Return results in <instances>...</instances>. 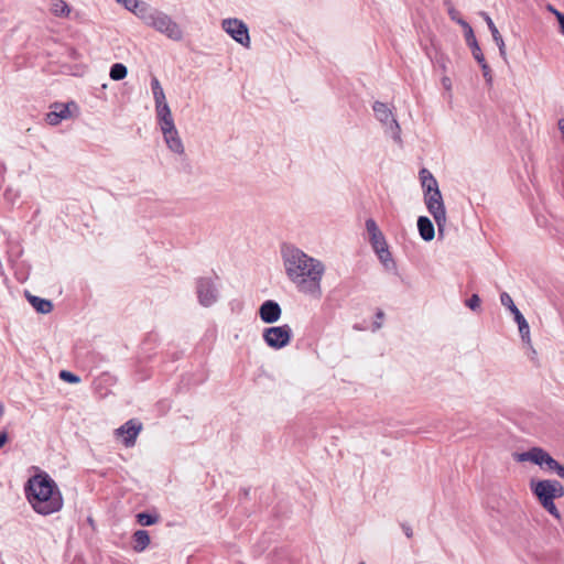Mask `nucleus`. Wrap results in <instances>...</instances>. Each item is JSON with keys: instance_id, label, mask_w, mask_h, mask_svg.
<instances>
[{"instance_id": "1", "label": "nucleus", "mask_w": 564, "mask_h": 564, "mask_svg": "<svg viewBox=\"0 0 564 564\" xmlns=\"http://www.w3.org/2000/svg\"><path fill=\"white\" fill-rule=\"evenodd\" d=\"M280 253L284 273L294 288L306 296L319 299L325 263L294 245H283Z\"/></svg>"}, {"instance_id": "2", "label": "nucleus", "mask_w": 564, "mask_h": 564, "mask_svg": "<svg viewBox=\"0 0 564 564\" xmlns=\"http://www.w3.org/2000/svg\"><path fill=\"white\" fill-rule=\"evenodd\" d=\"M24 494L33 511L41 516L59 512L64 506L57 484L44 471L29 478L24 486Z\"/></svg>"}, {"instance_id": "3", "label": "nucleus", "mask_w": 564, "mask_h": 564, "mask_svg": "<svg viewBox=\"0 0 564 564\" xmlns=\"http://www.w3.org/2000/svg\"><path fill=\"white\" fill-rule=\"evenodd\" d=\"M116 2L134 14L145 26L164 35L166 39L174 42L184 40V29L169 13L142 0H116Z\"/></svg>"}, {"instance_id": "4", "label": "nucleus", "mask_w": 564, "mask_h": 564, "mask_svg": "<svg viewBox=\"0 0 564 564\" xmlns=\"http://www.w3.org/2000/svg\"><path fill=\"white\" fill-rule=\"evenodd\" d=\"M529 486L539 503L554 518L560 519L561 513L554 503V499L563 497V486L553 479H531Z\"/></svg>"}, {"instance_id": "5", "label": "nucleus", "mask_w": 564, "mask_h": 564, "mask_svg": "<svg viewBox=\"0 0 564 564\" xmlns=\"http://www.w3.org/2000/svg\"><path fill=\"white\" fill-rule=\"evenodd\" d=\"M365 227L368 234L369 242L379 261L387 270H393L395 268V262L389 250L386 237L377 225L376 220L372 218L366 219Z\"/></svg>"}, {"instance_id": "6", "label": "nucleus", "mask_w": 564, "mask_h": 564, "mask_svg": "<svg viewBox=\"0 0 564 564\" xmlns=\"http://www.w3.org/2000/svg\"><path fill=\"white\" fill-rule=\"evenodd\" d=\"M513 458L519 463L530 462L541 469L554 473L564 479V466L541 447H532L525 452L516 453Z\"/></svg>"}, {"instance_id": "7", "label": "nucleus", "mask_w": 564, "mask_h": 564, "mask_svg": "<svg viewBox=\"0 0 564 564\" xmlns=\"http://www.w3.org/2000/svg\"><path fill=\"white\" fill-rule=\"evenodd\" d=\"M372 110L384 134L391 138L398 145H402L401 127L397 120L393 107L381 101H375L372 104Z\"/></svg>"}, {"instance_id": "8", "label": "nucleus", "mask_w": 564, "mask_h": 564, "mask_svg": "<svg viewBox=\"0 0 564 564\" xmlns=\"http://www.w3.org/2000/svg\"><path fill=\"white\" fill-rule=\"evenodd\" d=\"M195 291L198 303L203 307H210L216 304L220 297L219 283L217 276H199L195 282Z\"/></svg>"}, {"instance_id": "9", "label": "nucleus", "mask_w": 564, "mask_h": 564, "mask_svg": "<svg viewBox=\"0 0 564 564\" xmlns=\"http://www.w3.org/2000/svg\"><path fill=\"white\" fill-rule=\"evenodd\" d=\"M265 345L274 350L286 347L292 339V329L288 324L267 327L262 332Z\"/></svg>"}, {"instance_id": "10", "label": "nucleus", "mask_w": 564, "mask_h": 564, "mask_svg": "<svg viewBox=\"0 0 564 564\" xmlns=\"http://www.w3.org/2000/svg\"><path fill=\"white\" fill-rule=\"evenodd\" d=\"M221 30L227 33L235 42L249 48L251 39L248 25L240 19L226 18L221 21Z\"/></svg>"}, {"instance_id": "11", "label": "nucleus", "mask_w": 564, "mask_h": 564, "mask_svg": "<svg viewBox=\"0 0 564 564\" xmlns=\"http://www.w3.org/2000/svg\"><path fill=\"white\" fill-rule=\"evenodd\" d=\"M419 178L423 189V199L425 205L444 203L438 183L427 169L420 170Z\"/></svg>"}, {"instance_id": "12", "label": "nucleus", "mask_w": 564, "mask_h": 564, "mask_svg": "<svg viewBox=\"0 0 564 564\" xmlns=\"http://www.w3.org/2000/svg\"><path fill=\"white\" fill-rule=\"evenodd\" d=\"M160 131L163 135L167 149L171 152L176 155H183L185 153L184 143L180 137L175 123L160 127Z\"/></svg>"}, {"instance_id": "13", "label": "nucleus", "mask_w": 564, "mask_h": 564, "mask_svg": "<svg viewBox=\"0 0 564 564\" xmlns=\"http://www.w3.org/2000/svg\"><path fill=\"white\" fill-rule=\"evenodd\" d=\"M142 430V424L137 420H129L122 426L115 431L117 438H121L122 444L126 447H132L135 444V440Z\"/></svg>"}, {"instance_id": "14", "label": "nucleus", "mask_w": 564, "mask_h": 564, "mask_svg": "<svg viewBox=\"0 0 564 564\" xmlns=\"http://www.w3.org/2000/svg\"><path fill=\"white\" fill-rule=\"evenodd\" d=\"M72 109H77L75 102L54 104L51 111L46 115V122L51 126H57L63 120L72 117Z\"/></svg>"}, {"instance_id": "15", "label": "nucleus", "mask_w": 564, "mask_h": 564, "mask_svg": "<svg viewBox=\"0 0 564 564\" xmlns=\"http://www.w3.org/2000/svg\"><path fill=\"white\" fill-rule=\"evenodd\" d=\"M258 314L264 324H274L281 318L282 308L278 302L267 300L259 306Z\"/></svg>"}, {"instance_id": "16", "label": "nucleus", "mask_w": 564, "mask_h": 564, "mask_svg": "<svg viewBox=\"0 0 564 564\" xmlns=\"http://www.w3.org/2000/svg\"><path fill=\"white\" fill-rule=\"evenodd\" d=\"M425 207H426L427 212L430 213V215L433 217V219L437 226L438 235L443 236L445 228H446V224H447V213H446L445 204L444 203H437L434 205L429 204V205H425Z\"/></svg>"}, {"instance_id": "17", "label": "nucleus", "mask_w": 564, "mask_h": 564, "mask_svg": "<svg viewBox=\"0 0 564 564\" xmlns=\"http://www.w3.org/2000/svg\"><path fill=\"white\" fill-rule=\"evenodd\" d=\"M481 17L484 18L486 24L488 25V29L492 35V40L495 41L496 45L499 48L500 56L502 58H506V56H507L506 44H505V41H503L501 34L499 33L497 26L495 25L492 19L486 12H481Z\"/></svg>"}, {"instance_id": "18", "label": "nucleus", "mask_w": 564, "mask_h": 564, "mask_svg": "<svg viewBox=\"0 0 564 564\" xmlns=\"http://www.w3.org/2000/svg\"><path fill=\"white\" fill-rule=\"evenodd\" d=\"M417 230H419L420 237L424 241H431L435 237V227H434L432 220L426 216H420L417 218Z\"/></svg>"}, {"instance_id": "19", "label": "nucleus", "mask_w": 564, "mask_h": 564, "mask_svg": "<svg viewBox=\"0 0 564 564\" xmlns=\"http://www.w3.org/2000/svg\"><path fill=\"white\" fill-rule=\"evenodd\" d=\"M463 31L465 35L466 43L473 51V56L477 62L482 61V53L478 45V42L475 37L473 28L469 24H463Z\"/></svg>"}, {"instance_id": "20", "label": "nucleus", "mask_w": 564, "mask_h": 564, "mask_svg": "<svg viewBox=\"0 0 564 564\" xmlns=\"http://www.w3.org/2000/svg\"><path fill=\"white\" fill-rule=\"evenodd\" d=\"M155 116L159 128L175 123L169 104L155 107Z\"/></svg>"}, {"instance_id": "21", "label": "nucleus", "mask_w": 564, "mask_h": 564, "mask_svg": "<svg viewBox=\"0 0 564 564\" xmlns=\"http://www.w3.org/2000/svg\"><path fill=\"white\" fill-rule=\"evenodd\" d=\"M26 297L36 312L41 314H48L52 312L53 304L51 301L31 294H28Z\"/></svg>"}, {"instance_id": "22", "label": "nucleus", "mask_w": 564, "mask_h": 564, "mask_svg": "<svg viewBox=\"0 0 564 564\" xmlns=\"http://www.w3.org/2000/svg\"><path fill=\"white\" fill-rule=\"evenodd\" d=\"M50 11L58 18H68L72 9L64 0H51Z\"/></svg>"}, {"instance_id": "23", "label": "nucleus", "mask_w": 564, "mask_h": 564, "mask_svg": "<svg viewBox=\"0 0 564 564\" xmlns=\"http://www.w3.org/2000/svg\"><path fill=\"white\" fill-rule=\"evenodd\" d=\"M151 90L153 94L155 107L167 104L163 87L156 77L151 79Z\"/></svg>"}, {"instance_id": "24", "label": "nucleus", "mask_w": 564, "mask_h": 564, "mask_svg": "<svg viewBox=\"0 0 564 564\" xmlns=\"http://www.w3.org/2000/svg\"><path fill=\"white\" fill-rule=\"evenodd\" d=\"M150 535L144 530H138L133 534V550L135 552H143L150 544Z\"/></svg>"}, {"instance_id": "25", "label": "nucleus", "mask_w": 564, "mask_h": 564, "mask_svg": "<svg viewBox=\"0 0 564 564\" xmlns=\"http://www.w3.org/2000/svg\"><path fill=\"white\" fill-rule=\"evenodd\" d=\"M128 74V69L123 64L116 63L110 68V78L113 80H121L123 79Z\"/></svg>"}, {"instance_id": "26", "label": "nucleus", "mask_w": 564, "mask_h": 564, "mask_svg": "<svg viewBox=\"0 0 564 564\" xmlns=\"http://www.w3.org/2000/svg\"><path fill=\"white\" fill-rule=\"evenodd\" d=\"M137 521L142 527H149L159 522V516L147 512H140L137 514Z\"/></svg>"}, {"instance_id": "27", "label": "nucleus", "mask_w": 564, "mask_h": 564, "mask_svg": "<svg viewBox=\"0 0 564 564\" xmlns=\"http://www.w3.org/2000/svg\"><path fill=\"white\" fill-rule=\"evenodd\" d=\"M519 333L521 336V339L524 344H527L530 348H532L531 344V336H530V326L525 321L518 323Z\"/></svg>"}, {"instance_id": "28", "label": "nucleus", "mask_w": 564, "mask_h": 564, "mask_svg": "<svg viewBox=\"0 0 564 564\" xmlns=\"http://www.w3.org/2000/svg\"><path fill=\"white\" fill-rule=\"evenodd\" d=\"M480 64L482 76L488 85L492 84V73L489 65L486 63L485 57L482 56V61L478 62Z\"/></svg>"}, {"instance_id": "29", "label": "nucleus", "mask_w": 564, "mask_h": 564, "mask_svg": "<svg viewBox=\"0 0 564 564\" xmlns=\"http://www.w3.org/2000/svg\"><path fill=\"white\" fill-rule=\"evenodd\" d=\"M59 378L63 381L68 382V383H79L80 382V378L78 376H76L73 372L67 371V370H62L59 372Z\"/></svg>"}, {"instance_id": "30", "label": "nucleus", "mask_w": 564, "mask_h": 564, "mask_svg": "<svg viewBox=\"0 0 564 564\" xmlns=\"http://www.w3.org/2000/svg\"><path fill=\"white\" fill-rule=\"evenodd\" d=\"M383 319H384V313L381 310L377 311L375 319L371 324L372 332H376L382 327Z\"/></svg>"}, {"instance_id": "31", "label": "nucleus", "mask_w": 564, "mask_h": 564, "mask_svg": "<svg viewBox=\"0 0 564 564\" xmlns=\"http://www.w3.org/2000/svg\"><path fill=\"white\" fill-rule=\"evenodd\" d=\"M448 15H449V18H451L453 21H455V22H456L457 24H459L462 28H463V24H468V23H467V22H466L462 17H460L459 12H458L455 8H453V7H451V8L448 9Z\"/></svg>"}, {"instance_id": "32", "label": "nucleus", "mask_w": 564, "mask_h": 564, "mask_svg": "<svg viewBox=\"0 0 564 564\" xmlns=\"http://www.w3.org/2000/svg\"><path fill=\"white\" fill-rule=\"evenodd\" d=\"M466 306L471 311H477L480 307V297L477 294H473L467 301Z\"/></svg>"}, {"instance_id": "33", "label": "nucleus", "mask_w": 564, "mask_h": 564, "mask_svg": "<svg viewBox=\"0 0 564 564\" xmlns=\"http://www.w3.org/2000/svg\"><path fill=\"white\" fill-rule=\"evenodd\" d=\"M500 302L503 306L509 308V311H511L513 307H516L512 297L507 292L501 293Z\"/></svg>"}, {"instance_id": "34", "label": "nucleus", "mask_w": 564, "mask_h": 564, "mask_svg": "<svg viewBox=\"0 0 564 564\" xmlns=\"http://www.w3.org/2000/svg\"><path fill=\"white\" fill-rule=\"evenodd\" d=\"M510 312L512 313L517 324L520 323V322L525 321L524 316L521 314V312L518 310L517 306L513 307Z\"/></svg>"}, {"instance_id": "35", "label": "nucleus", "mask_w": 564, "mask_h": 564, "mask_svg": "<svg viewBox=\"0 0 564 564\" xmlns=\"http://www.w3.org/2000/svg\"><path fill=\"white\" fill-rule=\"evenodd\" d=\"M442 86H443L446 90H451V89H452V80H451V78H448V77H443V78H442Z\"/></svg>"}, {"instance_id": "36", "label": "nucleus", "mask_w": 564, "mask_h": 564, "mask_svg": "<svg viewBox=\"0 0 564 564\" xmlns=\"http://www.w3.org/2000/svg\"><path fill=\"white\" fill-rule=\"evenodd\" d=\"M560 33L564 36V14H558Z\"/></svg>"}, {"instance_id": "37", "label": "nucleus", "mask_w": 564, "mask_h": 564, "mask_svg": "<svg viewBox=\"0 0 564 564\" xmlns=\"http://www.w3.org/2000/svg\"><path fill=\"white\" fill-rule=\"evenodd\" d=\"M547 10L555 15V18L558 20V14H563L558 10H556L553 6L549 4Z\"/></svg>"}, {"instance_id": "38", "label": "nucleus", "mask_w": 564, "mask_h": 564, "mask_svg": "<svg viewBox=\"0 0 564 564\" xmlns=\"http://www.w3.org/2000/svg\"><path fill=\"white\" fill-rule=\"evenodd\" d=\"M558 130L562 134V139L564 141V119H560L557 122Z\"/></svg>"}, {"instance_id": "39", "label": "nucleus", "mask_w": 564, "mask_h": 564, "mask_svg": "<svg viewBox=\"0 0 564 564\" xmlns=\"http://www.w3.org/2000/svg\"><path fill=\"white\" fill-rule=\"evenodd\" d=\"M8 441V435L6 432H2L0 434V448L7 443Z\"/></svg>"}, {"instance_id": "40", "label": "nucleus", "mask_w": 564, "mask_h": 564, "mask_svg": "<svg viewBox=\"0 0 564 564\" xmlns=\"http://www.w3.org/2000/svg\"><path fill=\"white\" fill-rule=\"evenodd\" d=\"M2 414H3V405L0 404V417L2 416Z\"/></svg>"}, {"instance_id": "41", "label": "nucleus", "mask_w": 564, "mask_h": 564, "mask_svg": "<svg viewBox=\"0 0 564 564\" xmlns=\"http://www.w3.org/2000/svg\"><path fill=\"white\" fill-rule=\"evenodd\" d=\"M359 564H366L365 562H360Z\"/></svg>"}]
</instances>
